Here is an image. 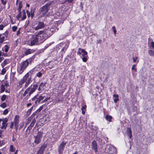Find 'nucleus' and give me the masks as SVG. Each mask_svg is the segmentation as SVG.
Returning a JSON list of instances; mask_svg holds the SVG:
<instances>
[{
  "label": "nucleus",
  "mask_w": 154,
  "mask_h": 154,
  "mask_svg": "<svg viewBox=\"0 0 154 154\" xmlns=\"http://www.w3.org/2000/svg\"><path fill=\"white\" fill-rule=\"evenodd\" d=\"M112 29L113 30V32L114 34L116 35V29L115 27L114 26H112Z\"/></svg>",
  "instance_id": "a19ab883"
},
{
  "label": "nucleus",
  "mask_w": 154,
  "mask_h": 154,
  "mask_svg": "<svg viewBox=\"0 0 154 154\" xmlns=\"http://www.w3.org/2000/svg\"><path fill=\"white\" fill-rule=\"evenodd\" d=\"M43 108V107L42 106H40L39 107V108L36 110L37 112L38 113H39L41 111L42 109Z\"/></svg>",
  "instance_id": "a18cd8bd"
},
{
  "label": "nucleus",
  "mask_w": 154,
  "mask_h": 154,
  "mask_svg": "<svg viewBox=\"0 0 154 154\" xmlns=\"http://www.w3.org/2000/svg\"><path fill=\"white\" fill-rule=\"evenodd\" d=\"M40 32H37L32 35V37L30 38V45L33 46L37 45L43 42L42 38L41 37L40 35Z\"/></svg>",
  "instance_id": "f257e3e1"
},
{
  "label": "nucleus",
  "mask_w": 154,
  "mask_h": 154,
  "mask_svg": "<svg viewBox=\"0 0 154 154\" xmlns=\"http://www.w3.org/2000/svg\"><path fill=\"white\" fill-rule=\"evenodd\" d=\"M4 26L3 25H0V30H2L3 29V28L4 27Z\"/></svg>",
  "instance_id": "bf43d9fd"
},
{
  "label": "nucleus",
  "mask_w": 154,
  "mask_h": 154,
  "mask_svg": "<svg viewBox=\"0 0 154 154\" xmlns=\"http://www.w3.org/2000/svg\"><path fill=\"white\" fill-rule=\"evenodd\" d=\"M136 66V65H133L131 69L132 70H134L135 71H137V69L136 68H135Z\"/></svg>",
  "instance_id": "49530a36"
},
{
  "label": "nucleus",
  "mask_w": 154,
  "mask_h": 154,
  "mask_svg": "<svg viewBox=\"0 0 154 154\" xmlns=\"http://www.w3.org/2000/svg\"><path fill=\"white\" fill-rule=\"evenodd\" d=\"M19 121V116L18 115L15 116L14 118V125H18Z\"/></svg>",
  "instance_id": "9d476101"
},
{
  "label": "nucleus",
  "mask_w": 154,
  "mask_h": 154,
  "mask_svg": "<svg viewBox=\"0 0 154 154\" xmlns=\"http://www.w3.org/2000/svg\"><path fill=\"white\" fill-rule=\"evenodd\" d=\"M137 59H138V57L137 56H136L135 57H133V62L135 63L136 61L137 60Z\"/></svg>",
  "instance_id": "3c124183"
},
{
  "label": "nucleus",
  "mask_w": 154,
  "mask_h": 154,
  "mask_svg": "<svg viewBox=\"0 0 154 154\" xmlns=\"http://www.w3.org/2000/svg\"><path fill=\"white\" fill-rule=\"evenodd\" d=\"M86 105H85L84 106H83L81 108V110L82 111V114L83 115H84L85 113V111H86Z\"/></svg>",
  "instance_id": "a878e982"
},
{
  "label": "nucleus",
  "mask_w": 154,
  "mask_h": 154,
  "mask_svg": "<svg viewBox=\"0 0 154 154\" xmlns=\"http://www.w3.org/2000/svg\"><path fill=\"white\" fill-rule=\"evenodd\" d=\"M3 56L4 57H6L8 56V54L6 53H5L4 52H2V51H0V57L1 56Z\"/></svg>",
  "instance_id": "72a5a7b5"
},
{
  "label": "nucleus",
  "mask_w": 154,
  "mask_h": 154,
  "mask_svg": "<svg viewBox=\"0 0 154 154\" xmlns=\"http://www.w3.org/2000/svg\"><path fill=\"white\" fill-rule=\"evenodd\" d=\"M4 59V58L3 57H0V63H1Z\"/></svg>",
  "instance_id": "69168bd1"
},
{
  "label": "nucleus",
  "mask_w": 154,
  "mask_h": 154,
  "mask_svg": "<svg viewBox=\"0 0 154 154\" xmlns=\"http://www.w3.org/2000/svg\"><path fill=\"white\" fill-rule=\"evenodd\" d=\"M14 124L13 122H11V124L10 125V128H11L12 129L13 128Z\"/></svg>",
  "instance_id": "5fc2aeb1"
},
{
  "label": "nucleus",
  "mask_w": 154,
  "mask_h": 154,
  "mask_svg": "<svg viewBox=\"0 0 154 154\" xmlns=\"http://www.w3.org/2000/svg\"><path fill=\"white\" fill-rule=\"evenodd\" d=\"M38 87V85H31L29 88H29L30 92H29V94L27 95V97H29L32 94L35 90Z\"/></svg>",
  "instance_id": "0eeeda50"
},
{
  "label": "nucleus",
  "mask_w": 154,
  "mask_h": 154,
  "mask_svg": "<svg viewBox=\"0 0 154 154\" xmlns=\"http://www.w3.org/2000/svg\"><path fill=\"white\" fill-rule=\"evenodd\" d=\"M28 88L26 91H25L24 93L23 94V97H24L25 96L26 94H27L28 92V91H29V88Z\"/></svg>",
  "instance_id": "4c0bfd02"
},
{
  "label": "nucleus",
  "mask_w": 154,
  "mask_h": 154,
  "mask_svg": "<svg viewBox=\"0 0 154 154\" xmlns=\"http://www.w3.org/2000/svg\"><path fill=\"white\" fill-rule=\"evenodd\" d=\"M2 123L5 124H7V122H8V119L7 118L3 119H2Z\"/></svg>",
  "instance_id": "37998d69"
},
{
  "label": "nucleus",
  "mask_w": 154,
  "mask_h": 154,
  "mask_svg": "<svg viewBox=\"0 0 154 154\" xmlns=\"http://www.w3.org/2000/svg\"><path fill=\"white\" fill-rule=\"evenodd\" d=\"M32 81L31 80L30 78H29L28 79H26L25 87V88L27 87L29 85V84Z\"/></svg>",
  "instance_id": "aec40b11"
},
{
  "label": "nucleus",
  "mask_w": 154,
  "mask_h": 154,
  "mask_svg": "<svg viewBox=\"0 0 154 154\" xmlns=\"http://www.w3.org/2000/svg\"><path fill=\"white\" fill-rule=\"evenodd\" d=\"M119 100L118 98H116L114 100V101L115 103L117 102Z\"/></svg>",
  "instance_id": "680f3d73"
},
{
  "label": "nucleus",
  "mask_w": 154,
  "mask_h": 154,
  "mask_svg": "<svg viewBox=\"0 0 154 154\" xmlns=\"http://www.w3.org/2000/svg\"><path fill=\"white\" fill-rule=\"evenodd\" d=\"M34 50L33 49H29L25 51L24 52V55H27L29 54H30L34 52Z\"/></svg>",
  "instance_id": "2eb2a0df"
},
{
  "label": "nucleus",
  "mask_w": 154,
  "mask_h": 154,
  "mask_svg": "<svg viewBox=\"0 0 154 154\" xmlns=\"http://www.w3.org/2000/svg\"><path fill=\"white\" fill-rule=\"evenodd\" d=\"M0 106L3 108H4L6 107V105L5 103H3L0 105Z\"/></svg>",
  "instance_id": "ea45409f"
},
{
  "label": "nucleus",
  "mask_w": 154,
  "mask_h": 154,
  "mask_svg": "<svg viewBox=\"0 0 154 154\" xmlns=\"http://www.w3.org/2000/svg\"><path fill=\"white\" fill-rule=\"evenodd\" d=\"M45 83H41L39 87L38 88V90L39 91H41L42 90H43L45 88Z\"/></svg>",
  "instance_id": "a211bd4d"
},
{
  "label": "nucleus",
  "mask_w": 154,
  "mask_h": 154,
  "mask_svg": "<svg viewBox=\"0 0 154 154\" xmlns=\"http://www.w3.org/2000/svg\"><path fill=\"white\" fill-rule=\"evenodd\" d=\"M6 96L5 95H3L2 96L1 100L2 101H4L6 99Z\"/></svg>",
  "instance_id": "58836bf2"
},
{
  "label": "nucleus",
  "mask_w": 154,
  "mask_h": 154,
  "mask_svg": "<svg viewBox=\"0 0 154 154\" xmlns=\"http://www.w3.org/2000/svg\"><path fill=\"white\" fill-rule=\"evenodd\" d=\"M113 97H114L116 98H118V97H119V95L118 94H114L113 95Z\"/></svg>",
  "instance_id": "0e129e2a"
},
{
  "label": "nucleus",
  "mask_w": 154,
  "mask_h": 154,
  "mask_svg": "<svg viewBox=\"0 0 154 154\" xmlns=\"http://www.w3.org/2000/svg\"><path fill=\"white\" fill-rule=\"evenodd\" d=\"M25 69L24 68H23V67L21 66L18 69V71L20 73H21Z\"/></svg>",
  "instance_id": "393cba45"
},
{
  "label": "nucleus",
  "mask_w": 154,
  "mask_h": 154,
  "mask_svg": "<svg viewBox=\"0 0 154 154\" xmlns=\"http://www.w3.org/2000/svg\"><path fill=\"white\" fill-rule=\"evenodd\" d=\"M19 12L17 16L16 17L17 20H19V19L21 17V12L18 11Z\"/></svg>",
  "instance_id": "e433bc0d"
},
{
  "label": "nucleus",
  "mask_w": 154,
  "mask_h": 154,
  "mask_svg": "<svg viewBox=\"0 0 154 154\" xmlns=\"http://www.w3.org/2000/svg\"><path fill=\"white\" fill-rule=\"evenodd\" d=\"M151 46L154 49V42L152 41L151 43Z\"/></svg>",
  "instance_id": "6e6d98bb"
},
{
  "label": "nucleus",
  "mask_w": 154,
  "mask_h": 154,
  "mask_svg": "<svg viewBox=\"0 0 154 154\" xmlns=\"http://www.w3.org/2000/svg\"><path fill=\"white\" fill-rule=\"evenodd\" d=\"M10 49V47L7 45H5L2 49V51L6 53Z\"/></svg>",
  "instance_id": "f3484780"
},
{
  "label": "nucleus",
  "mask_w": 154,
  "mask_h": 154,
  "mask_svg": "<svg viewBox=\"0 0 154 154\" xmlns=\"http://www.w3.org/2000/svg\"><path fill=\"white\" fill-rule=\"evenodd\" d=\"M126 131L127 135L129 136V138H131L132 137V131L131 129L129 127L127 128Z\"/></svg>",
  "instance_id": "4468645a"
},
{
  "label": "nucleus",
  "mask_w": 154,
  "mask_h": 154,
  "mask_svg": "<svg viewBox=\"0 0 154 154\" xmlns=\"http://www.w3.org/2000/svg\"><path fill=\"white\" fill-rule=\"evenodd\" d=\"M15 150V148H14L12 145H11L10 146L9 148V151L10 152H13Z\"/></svg>",
  "instance_id": "c85d7f7f"
},
{
  "label": "nucleus",
  "mask_w": 154,
  "mask_h": 154,
  "mask_svg": "<svg viewBox=\"0 0 154 154\" xmlns=\"http://www.w3.org/2000/svg\"><path fill=\"white\" fill-rule=\"evenodd\" d=\"M148 53L150 56H154V51L150 49L148 51Z\"/></svg>",
  "instance_id": "b1692460"
},
{
  "label": "nucleus",
  "mask_w": 154,
  "mask_h": 154,
  "mask_svg": "<svg viewBox=\"0 0 154 154\" xmlns=\"http://www.w3.org/2000/svg\"><path fill=\"white\" fill-rule=\"evenodd\" d=\"M51 4L50 3H47L40 8V14L42 17H44L47 14L49 10L48 7L50 6Z\"/></svg>",
  "instance_id": "7ed1b4c3"
},
{
  "label": "nucleus",
  "mask_w": 154,
  "mask_h": 154,
  "mask_svg": "<svg viewBox=\"0 0 154 154\" xmlns=\"http://www.w3.org/2000/svg\"><path fill=\"white\" fill-rule=\"evenodd\" d=\"M18 127V125H14V128L16 131H17V130Z\"/></svg>",
  "instance_id": "052dcab7"
},
{
  "label": "nucleus",
  "mask_w": 154,
  "mask_h": 154,
  "mask_svg": "<svg viewBox=\"0 0 154 154\" xmlns=\"http://www.w3.org/2000/svg\"><path fill=\"white\" fill-rule=\"evenodd\" d=\"M21 66L23 67V68L25 69L26 67L29 64L27 61H25L22 63Z\"/></svg>",
  "instance_id": "6ab92c4d"
},
{
  "label": "nucleus",
  "mask_w": 154,
  "mask_h": 154,
  "mask_svg": "<svg viewBox=\"0 0 154 154\" xmlns=\"http://www.w3.org/2000/svg\"><path fill=\"white\" fill-rule=\"evenodd\" d=\"M39 32H40L41 38H42L43 40L44 41L50 37L54 33V30L53 28H48L44 29L43 31H39Z\"/></svg>",
  "instance_id": "f03ea898"
},
{
  "label": "nucleus",
  "mask_w": 154,
  "mask_h": 154,
  "mask_svg": "<svg viewBox=\"0 0 154 154\" xmlns=\"http://www.w3.org/2000/svg\"><path fill=\"white\" fill-rule=\"evenodd\" d=\"M23 5L22 4V2L21 1L19 3V7L18 8V11H21V8H22Z\"/></svg>",
  "instance_id": "cd10ccee"
},
{
  "label": "nucleus",
  "mask_w": 154,
  "mask_h": 154,
  "mask_svg": "<svg viewBox=\"0 0 154 154\" xmlns=\"http://www.w3.org/2000/svg\"><path fill=\"white\" fill-rule=\"evenodd\" d=\"M26 12L28 17H29L31 15V14L30 12L28 10L26 11Z\"/></svg>",
  "instance_id": "13d9d810"
},
{
  "label": "nucleus",
  "mask_w": 154,
  "mask_h": 154,
  "mask_svg": "<svg viewBox=\"0 0 154 154\" xmlns=\"http://www.w3.org/2000/svg\"><path fill=\"white\" fill-rule=\"evenodd\" d=\"M34 12H35V8L33 7H31V10H30V14L31 17L32 18L33 17V16L34 15Z\"/></svg>",
  "instance_id": "412c9836"
},
{
  "label": "nucleus",
  "mask_w": 154,
  "mask_h": 154,
  "mask_svg": "<svg viewBox=\"0 0 154 154\" xmlns=\"http://www.w3.org/2000/svg\"><path fill=\"white\" fill-rule=\"evenodd\" d=\"M33 127H31V126L29 125L27 128V129H28L29 130H30Z\"/></svg>",
  "instance_id": "338daca9"
},
{
  "label": "nucleus",
  "mask_w": 154,
  "mask_h": 154,
  "mask_svg": "<svg viewBox=\"0 0 154 154\" xmlns=\"http://www.w3.org/2000/svg\"><path fill=\"white\" fill-rule=\"evenodd\" d=\"M35 58V56L34 55L32 56V57L26 60L27 61V62H28V64H29V63H31L34 60Z\"/></svg>",
  "instance_id": "5701e85b"
},
{
  "label": "nucleus",
  "mask_w": 154,
  "mask_h": 154,
  "mask_svg": "<svg viewBox=\"0 0 154 154\" xmlns=\"http://www.w3.org/2000/svg\"><path fill=\"white\" fill-rule=\"evenodd\" d=\"M50 97H47L45 99H44L42 102V103H44L46 102L48 100L50 99Z\"/></svg>",
  "instance_id": "c03bdc74"
},
{
  "label": "nucleus",
  "mask_w": 154,
  "mask_h": 154,
  "mask_svg": "<svg viewBox=\"0 0 154 154\" xmlns=\"http://www.w3.org/2000/svg\"><path fill=\"white\" fill-rule=\"evenodd\" d=\"M17 29V27L16 26H13L12 27V30L13 32H15Z\"/></svg>",
  "instance_id": "de8ad7c7"
},
{
  "label": "nucleus",
  "mask_w": 154,
  "mask_h": 154,
  "mask_svg": "<svg viewBox=\"0 0 154 154\" xmlns=\"http://www.w3.org/2000/svg\"><path fill=\"white\" fill-rule=\"evenodd\" d=\"M37 113H38L36 111L34 112L33 113V114L31 116H30V117L31 118V117H34Z\"/></svg>",
  "instance_id": "603ef678"
},
{
  "label": "nucleus",
  "mask_w": 154,
  "mask_h": 154,
  "mask_svg": "<svg viewBox=\"0 0 154 154\" xmlns=\"http://www.w3.org/2000/svg\"><path fill=\"white\" fill-rule=\"evenodd\" d=\"M33 107L32 106L30 109L28 110L26 112V115L27 116H28L30 114L32 111L33 110Z\"/></svg>",
  "instance_id": "2f4dec72"
},
{
  "label": "nucleus",
  "mask_w": 154,
  "mask_h": 154,
  "mask_svg": "<svg viewBox=\"0 0 154 154\" xmlns=\"http://www.w3.org/2000/svg\"><path fill=\"white\" fill-rule=\"evenodd\" d=\"M45 27V24L43 22H39L37 26L33 28V29L35 30H38L44 28Z\"/></svg>",
  "instance_id": "6e6552de"
},
{
  "label": "nucleus",
  "mask_w": 154,
  "mask_h": 154,
  "mask_svg": "<svg viewBox=\"0 0 154 154\" xmlns=\"http://www.w3.org/2000/svg\"><path fill=\"white\" fill-rule=\"evenodd\" d=\"M83 57L82 58V60L84 62H86L87 61V59L86 57L83 56Z\"/></svg>",
  "instance_id": "09e8293b"
},
{
  "label": "nucleus",
  "mask_w": 154,
  "mask_h": 154,
  "mask_svg": "<svg viewBox=\"0 0 154 154\" xmlns=\"http://www.w3.org/2000/svg\"><path fill=\"white\" fill-rule=\"evenodd\" d=\"M36 122V120L35 118H34L32 120V122L30 124V126H31V127H33L35 123Z\"/></svg>",
  "instance_id": "c9c22d12"
},
{
  "label": "nucleus",
  "mask_w": 154,
  "mask_h": 154,
  "mask_svg": "<svg viewBox=\"0 0 154 154\" xmlns=\"http://www.w3.org/2000/svg\"><path fill=\"white\" fill-rule=\"evenodd\" d=\"M8 113V109H6L4 111L3 114L4 115H6Z\"/></svg>",
  "instance_id": "8fccbe9b"
},
{
  "label": "nucleus",
  "mask_w": 154,
  "mask_h": 154,
  "mask_svg": "<svg viewBox=\"0 0 154 154\" xmlns=\"http://www.w3.org/2000/svg\"><path fill=\"white\" fill-rule=\"evenodd\" d=\"M79 51L81 50L82 52L83 53L82 56H85V55H87L88 54V53L87 51H85L84 49H81L80 48H79Z\"/></svg>",
  "instance_id": "4be33fe9"
},
{
  "label": "nucleus",
  "mask_w": 154,
  "mask_h": 154,
  "mask_svg": "<svg viewBox=\"0 0 154 154\" xmlns=\"http://www.w3.org/2000/svg\"><path fill=\"white\" fill-rule=\"evenodd\" d=\"M45 96H44L42 95L39 96V97L37 98L36 100L35 101V104H37V103H38L41 101L42 100L45 98Z\"/></svg>",
  "instance_id": "dca6fc26"
},
{
  "label": "nucleus",
  "mask_w": 154,
  "mask_h": 154,
  "mask_svg": "<svg viewBox=\"0 0 154 154\" xmlns=\"http://www.w3.org/2000/svg\"><path fill=\"white\" fill-rule=\"evenodd\" d=\"M20 29L18 30V31H17V35H18L19 34H20Z\"/></svg>",
  "instance_id": "774afa93"
},
{
  "label": "nucleus",
  "mask_w": 154,
  "mask_h": 154,
  "mask_svg": "<svg viewBox=\"0 0 154 154\" xmlns=\"http://www.w3.org/2000/svg\"><path fill=\"white\" fill-rule=\"evenodd\" d=\"M10 62V60L9 59H5L4 62L1 64V66L2 68H4V66Z\"/></svg>",
  "instance_id": "f8f14e48"
},
{
  "label": "nucleus",
  "mask_w": 154,
  "mask_h": 154,
  "mask_svg": "<svg viewBox=\"0 0 154 154\" xmlns=\"http://www.w3.org/2000/svg\"><path fill=\"white\" fill-rule=\"evenodd\" d=\"M45 148V147L44 146H42L38 151L36 154H43Z\"/></svg>",
  "instance_id": "ddd939ff"
},
{
  "label": "nucleus",
  "mask_w": 154,
  "mask_h": 154,
  "mask_svg": "<svg viewBox=\"0 0 154 154\" xmlns=\"http://www.w3.org/2000/svg\"><path fill=\"white\" fill-rule=\"evenodd\" d=\"M108 152L110 154H112L115 153L116 151V149L113 146L110 147L108 148Z\"/></svg>",
  "instance_id": "9b49d317"
},
{
  "label": "nucleus",
  "mask_w": 154,
  "mask_h": 154,
  "mask_svg": "<svg viewBox=\"0 0 154 154\" xmlns=\"http://www.w3.org/2000/svg\"><path fill=\"white\" fill-rule=\"evenodd\" d=\"M66 142L64 141H62L60 145L58 146V151L59 154H62L65 145L66 144Z\"/></svg>",
  "instance_id": "423d86ee"
},
{
  "label": "nucleus",
  "mask_w": 154,
  "mask_h": 154,
  "mask_svg": "<svg viewBox=\"0 0 154 154\" xmlns=\"http://www.w3.org/2000/svg\"><path fill=\"white\" fill-rule=\"evenodd\" d=\"M26 78H23L22 79L20 80L19 83L20 85H22L25 81L26 82Z\"/></svg>",
  "instance_id": "473e14b6"
},
{
  "label": "nucleus",
  "mask_w": 154,
  "mask_h": 154,
  "mask_svg": "<svg viewBox=\"0 0 154 154\" xmlns=\"http://www.w3.org/2000/svg\"><path fill=\"white\" fill-rule=\"evenodd\" d=\"M34 74L35 75V76L41 77L42 76L43 74L40 72H38L34 69H32L29 72L27 73L24 77H28L29 76H34V75H33Z\"/></svg>",
  "instance_id": "20e7f679"
},
{
  "label": "nucleus",
  "mask_w": 154,
  "mask_h": 154,
  "mask_svg": "<svg viewBox=\"0 0 154 154\" xmlns=\"http://www.w3.org/2000/svg\"><path fill=\"white\" fill-rule=\"evenodd\" d=\"M1 2L4 5H5L6 4L7 2L6 1H4V0H1Z\"/></svg>",
  "instance_id": "4d7b16f0"
},
{
  "label": "nucleus",
  "mask_w": 154,
  "mask_h": 154,
  "mask_svg": "<svg viewBox=\"0 0 154 154\" xmlns=\"http://www.w3.org/2000/svg\"><path fill=\"white\" fill-rule=\"evenodd\" d=\"M43 134L42 132L38 131V132L37 135L34 137L35 140L34 142L35 143L37 144L40 142Z\"/></svg>",
  "instance_id": "39448f33"
},
{
  "label": "nucleus",
  "mask_w": 154,
  "mask_h": 154,
  "mask_svg": "<svg viewBox=\"0 0 154 154\" xmlns=\"http://www.w3.org/2000/svg\"><path fill=\"white\" fill-rule=\"evenodd\" d=\"M6 71L5 69V68H4L2 69V71L1 73L2 74V75H4L5 74V73L6 72Z\"/></svg>",
  "instance_id": "864d4df0"
},
{
  "label": "nucleus",
  "mask_w": 154,
  "mask_h": 154,
  "mask_svg": "<svg viewBox=\"0 0 154 154\" xmlns=\"http://www.w3.org/2000/svg\"><path fill=\"white\" fill-rule=\"evenodd\" d=\"M5 39V36H2V37H1V39H0V43H2L4 42Z\"/></svg>",
  "instance_id": "79ce46f5"
},
{
  "label": "nucleus",
  "mask_w": 154,
  "mask_h": 154,
  "mask_svg": "<svg viewBox=\"0 0 154 154\" xmlns=\"http://www.w3.org/2000/svg\"><path fill=\"white\" fill-rule=\"evenodd\" d=\"M26 18V15L25 10H23V16L22 18V20H23Z\"/></svg>",
  "instance_id": "f704fd0d"
},
{
  "label": "nucleus",
  "mask_w": 154,
  "mask_h": 154,
  "mask_svg": "<svg viewBox=\"0 0 154 154\" xmlns=\"http://www.w3.org/2000/svg\"><path fill=\"white\" fill-rule=\"evenodd\" d=\"M37 98V96H35V97H34L33 98H32V101L35 100Z\"/></svg>",
  "instance_id": "e2e57ef3"
},
{
  "label": "nucleus",
  "mask_w": 154,
  "mask_h": 154,
  "mask_svg": "<svg viewBox=\"0 0 154 154\" xmlns=\"http://www.w3.org/2000/svg\"><path fill=\"white\" fill-rule=\"evenodd\" d=\"M91 148L94 150L95 152L97 151V142L95 140H93L92 142Z\"/></svg>",
  "instance_id": "1a4fd4ad"
},
{
  "label": "nucleus",
  "mask_w": 154,
  "mask_h": 154,
  "mask_svg": "<svg viewBox=\"0 0 154 154\" xmlns=\"http://www.w3.org/2000/svg\"><path fill=\"white\" fill-rule=\"evenodd\" d=\"M112 116H110L107 115L106 116V119L109 122H111V119H112Z\"/></svg>",
  "instance_id": "c756f323"
},
{
  "label": "nucleus",
  "mask_w": 154,
  "mask_h": 154,
  "mask_svg": "<svg viewBox=\"0 0 154 154\" xmlns=\"http://www.w3.org/2000/svg\"><path fill=\"white\" fill-rule=\"evenodd\" d=\"M8 124H5L4 123H2V126L1 127L2 129H6L7 126Z\"/></svg>",
  "instance_id": "bb28decb"
},
{
  "label": "nucleus",
  "mask_w": 154,
  "mask_h": 154,
  "mask_svg": "<svg viewBox=\"0 0 154 154\" xmlns=\"http://www.w3.org/2000/svg\"><path fill=\"white\" fill-rule=\"evenodd\" d=\"M0 92L1 93H2L4 92L5 91V85H1L0 87Z\"/></svg>",
  "instance_id": "7c9ffc66"
}]
</instances>
